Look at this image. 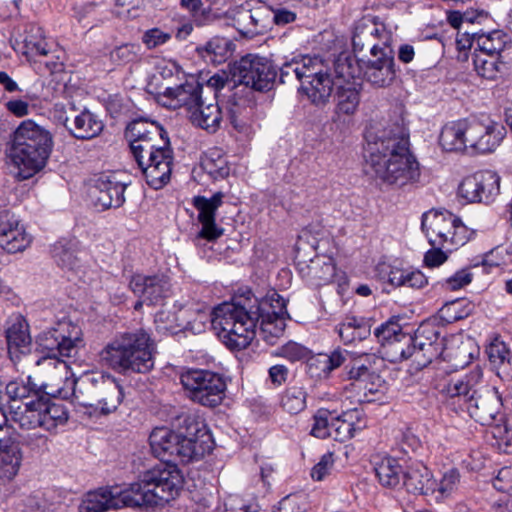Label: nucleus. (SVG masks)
<instances>
[{"instance_id": "36", "label": "nucleus", "mask_w": 512, "mask_h": 512, "mask_svg": "<svg viewBox=\"0 0 512 512\" xmlns=\"http://www.w3.org/2000/svg\"><path fill=\"white\" fill-rule=\"evenodd\" d=\"M53 147V134L34 123V174L46 167Z\"/></svg>"}, {"instance_id": "38", "label": "nucleus", "mask_w": 512, "mask_h": 512, "mask_svg": "<svg viewBox=\"0 0 512 512\" xmlns=\"http://www.w3.org/2000/svg\"><path fill=\"white\" fill-rule=\"evenodd\" d=\"M358 417L359 412L357 410L344 412L337 417L334 416L329 437L339 442H344L354 437L355 431L361 430L364 427L360 422H354V419H358Z\"/></svg>"}, {"instance_id": "58", "label": "nucleus", "mask_w": 512, "mask_h": 512, "mask_svg": "<svg viewBox=\"0 0 512 512\" xmlns=\"http://www.w3.org/2000/svg\"><path fill=\"white\" fill-rule=\"evenodd\" d=\"M144 0H117V15L121 18L133 19L140 15Z\"/></svg>"}, {"instance_id": "62", "label": "nucleus", "mask_w": 512, "mask_h": 512, "mask_svg": "<svg viewBox=\"0 0 512 512\" xmlns=\"http://www.w3.org/2000/svg\"><path fill=\"white\" fill-rule=\"evenodd\" d=\"M307 349L295 342H289L281 347L280 355L291 362L299 361L307 356Z\"/></svg>"}, {"instance_id": "24", "label": "nucleus", "mask_w": 512, "mask_h": 512, "mask_svg": "<svg viewBox=\"0 0 512 512\" xmlns=\"http://www.w3.org/2000/svg\"><path fill=\"white\" fill-rule=\"evenodd\" d=\"M51 257L62 271L78 272L84 264L85 253L75 237H62L51 246Z\"/></svg>"}, {"instance_id": "61", "label": "nucleus", "mask_w": 512, "mask_h": 512, "mask_svg": "<svg viewBox=\"0 0 512 512\" xmlns=\"http://www.w3.org/2000/svg\"><path fill=\"white\" fill-rule=\"evenodd\" d=\"M334 464L333 454H324L319 462L312 468L311 477L316 481H321L329 474Z\"/></svg>"}, {"instance_id": "41", "label": "nucleus", "mask_w": 512, "mask_h": 512, "mask_svg": "<svg viewBox=\"0 0 512 512\" xmlns=\"http://www.w3.org/2000/svg\"><path fill=\"white\" fill-rule=\"evenodd\" d=\"M506 34L500 30H494L490 33H472L471 39H468L470 45L475 43L477 47L488 55L499 54L505 47Z\"/></svg>"}, {"instance_id": "54", "label": "nucleus", "mask_w": 512, "mask_h": 512, "mask_svg": "<svg viewBox=\"0 0 512 512\" xmlns=\"http://www.w3.org/2000/svg\"><path fill=\"white\" fill-rule=\"evenodd\" d=\"M413 342L417 344H419V342L430 343L440 353H442L443 350V339L440 338L439 331L430 324L421 325L417 329L415 337H413Z\"/></svg>"}, {"instance_id": "30", "label": "nucleus", "mask_w": 512, "mask_h": 512, "mask_svg": "<svg viewBox=\"0 0 512 512\" xmlns=\"http://www.w3.org/2000/svg\"><path fill=\"white\" fill-rule=\"evenodd\" d=\"M104 128L99 117L87 109L75 113L67 130L71 136L79 140H90L97 137Z\"/></svg>"}, {"instance_id": "52", "label": "nucleus", "mask_w": 512, "mask_h": 512, "mask_svg": "<svg viewBox=\"0 0 512 512\" xmlns=\"http://www.w3.org/2000/svg\"><path fill=\"white\" fill-rule=\"evenodd\" d=\"M9 408L13 422L21 429L29 431L32 428V401L9 403Z\"/></svg>"}, {"instance_id": "28", "label": "nucleus", "mask_w": 512, "mask_h": 512, "mask_svg": "<svg viewBox=\"0 0 512 512\" xmlns=\"http://www.w3.org/2000/svg\"><path fill=\"white\" fill-rule=\"evenodd\" d=\"M432 472L421 462L408 465L403 474L401 489L413 495H426L435 489Z\"/></svg>"}, {"instance_id": "43", "label": "nucleus", "mask_w": 512, "mask_h": 512, "mask_svg": "<svg viewBox=\"0 0 512 512\" xmlns=\"http://www.w3.org/2000/svg\"><path fill=\"white\" fill-rule=\"evenodd\" d=\"M357 392L359 402H374L380 400L386 391L384 380L374 373L364 382H359L358 386L353 388Z\"/></svg>"}, {"instance_id": "20", "label": "nucleus", "mask_w": 512, "mask_h": 512, "mask_svg": "<svg viewBox=\"0 0 512 512\" xmlns=\"http://www.w3.org/2000/svg\"><path fill=\"white\" fill-rule=\"evenodd\" d=\"M506 135L505 127L488 117L471 118L469 147L479 153H491Z\"/></svg>"}, {"instance_id": "64", "label": "nucleus", "mask_w": 512, "mask_h": 512, "mask_svg": "<svg viewBox=\"0 0 512 512\" xmlns=\"http://www.w3.org/2000/svg\"><path fill=\"white\" fill-rule=\"evenodd\" d=\"M6 391L10 398V403L17 402L19 404L23 403V400L29 397L31 388L25 385H20L17 382H10L6 386Z\"/></svg>"}, {"instance_id": "57", "label": "nucleus", "mask_w": 512, "mask_h": 512, "mask_svg": "<svg viewBox=\"0 0 512 512\" xmlns=\"http://www.w3.org/2000/svg\"><path fill=\"white\" fill-rule=\"evenodd\" d=\"M43 405L46 413L50 414L47 423L50 427H57L68 420V414L64 406L51 401L50 396L46 395V397H43Z\"/></svg>"}, {"instance_id": "44", "label": "nucleus", "mask_w": 512, "mask_h": 512, "mask_svg": "<svg viewBox=\"0 0 512 512\" xmlns=\"http://www.w3.org/2000/svg\"><path fill=\"white\" fill-rule=\"evenodd\" d=\"M306 405L307 392L303 386H289L281 396V406L289 414L302 412L306 408Z\"/></svg>"}, {"instance_id": "42", "label": "nucleus", "mask_w": 512, "mask_h": 512, "mask_svg": "<svg viewBox=\"0 0 512 512\" xmlns=\"http://www.w3.org/2000/svg\"><path fill=\"white\" fill-rule=\"evenodd\" d=\"M19 465V451L10 437L6 446L0 443V478L12 479L17 474Z\"/></svg>"}, {"instance_id": "46", "label": "nucleus", "mask_w": 512, "mask_h": 512, "mask_svg": "<svg viewBox=\"0 0 512 512\" xmlns=\"http://www.w3.org/2000/svg\"><path fill=\"white\" fill-rule=\"evenodd\" d=\"M459 478L460 475L456 469L446 471L440 480H436L433 477V486H435V489H433L429 496H433L436 500H443L450 497L457 489Z\"/></svg>"}, {"instance_id": "21", "label": "nucleus", "mask_w": 512, "mask_h": 512, "mask_svg": "<svg viewBox=\"0 0 512 512\" xmlns=\"http://www.w3.org/2000/svg\"><path fill=\"white\" fill-rule=\"evenodd\" d=\"M232 17L239 33L248 38L265 33L272 25V9L265 5L252 8L242 5L234 10Z\"/></svg>"}, {"instance_id": "1", "label": "nucleus", "mask_w": 512, "mask_h": 512, "mask_svg": "<svg viewBox=\"0 0 512 512\" xmlns=\"http://www.w3.org/2000/svg\"><path fill=\"white\" fill-rule=\"evenodd\" d=\"M365 140L363 157L367 175L396 187L419 181L420 166L410 150L409 133L403 125L371 127L365 133Z\"/></svg>"}, {"instance_id": "37", "label": "nucleus", "mask_w": 512, "mask_h": 512, "mask_svg": "<svg viewBox=\"0 0 512 512\" xmlns=\"http://www.w3.org/2000/svg\"><path fill=\"white\" fill-rule=\"evenodd\" d=\"M336 331L344 344L363 341L371 334L370 325L362 318L346 317L337 327Z\"/></svg>"}, {"instance_id": "53", "label": "nucleus", "mask_w": 512, "mask_h": 512, "mask_svg": "<svg viewBox=\"0 0 512 512\" xmlns=\"http://www.w3.org/2000/svg\"><path fill=\"white\" fill-rule=\"evenodd\" d=\"M286 318L272 317L269 313L268 316L262 317L261 332L264 338L271 344H274V339L280 337L286 327Z\"/></svg>"}, {"instance_id": "26", "label": "nucleus", "mask_w": 512, "mask_h": 512, "mask_svg": "<svg viewBox=\"0 0 512 512\" xmlns=\"http://www.w3.org/2000/svg\"><path fill=\"white\" fill-rule=\"evenodd\" d=\"M30 243L18 218L9 211L0 213V247L8 253L23 251Z\"/></svg>"}, {"instance_id": "25", "label": "nucleus", "mask_w": 512, "mask_h": 512, "mask_svg": "<svg viewBox=\"0 0 512 512\" xmlns=\"http://www.w3.org/2000/svg\"><path fill=\"white\" fill-rule=\"evenodd\" d=\"M6 339L11 359H19L21 355L30 354V326L22 315L15 314L9 317L6 322Z\"/></svg>"}, {"instance_id": "63", "label": "nucleus", "mask_w": 512, "mask_h": 512, "mask_svg": "<svg viewBox=\"0 0 512 512\" xmlns=\"http://www.w3.org/2000/svg\"><path fill=\"white\" fill-rule=\"evenodd\" d=\"M171 38L169 33L163 32L158 28L147 30L143 36L142 41L148 48H154L158 45L166 43Z\"/></svg>"}, {"instance_id": "31", "label": "nucleus", "mask_w": 512, "mask_h": 512, "mask_svg": "<svg viewBox=\"0 0 512 512\" xmlns=\"http://www.w3.org/2000/svg\"><path fill=\"white\" fill-rule=\"evenodd\" d=\"M404 470L399 460L391 456L382 457L374 463L378 482L388 489L401 490Z\"/></svg>"}, {"instance_id": "23", "label": "nucleus", "mask_w": 512, "mask_h": 512, "mask_svg": "<svg viewBox=\"0 0 512 512\" xmlns=\"http://www.w3.org/2000/svg\"><path fill=\"white\" fill-rule=\"evenodd\" d=\"M223 197L222 192H217L211 198L204 196L193 198V205L198 211V220L202 225L198 233L199 238L213 241L223 234V228L215 223L216 211L221 206Z\"/></svg>"}, {"instance_id": "59", "label": "nucleus", "mask_w": 512, "mask_h": 512, "mask_svg": "<svg viewBox=\"0 0 512 512\" xmlns=\"http://www.w3.org/2000/svg\"><path fill=\"white\" fill-rule=\"evenodd\" d=\"M138 51V46L132 44L122 45L111 53V60L123 62L124 64H133L138 61Z\"/></svg>"}, {"instance_id": "49", "label": "nucleus", "mask_w": 512, "mask_h": 512, "mask_svg": "<svg viewBox=\"0 0 512 512\" xmlns=\"http://www.w3.org/2000/svg\"><path fill=\"white\" fill-rule=\"evenodd\" d=\"M441 353L431 345L430 343L419 344L413 342L411 345V352L409 353V359H411L416 369H422L432 362L434 358L439 356Z\"/></svg>"}, {"instance_id": "19", "label": "nucleus", "mask_w": 512, "mask_h": 512, "mask_svg": "<svg viewBox=\"0 0 512 512\" xmlns=\"http://www.w3.org/2000/svg\"><path fill=\"white\" fill-rule=\"evenodd\" d=\"M500 193V176L491 170L466 176L458 187V195L469 203H490Z\"/></svg>"}, {"instance_id": "56", "label": "nucleus", "mask_w": 512, "mask_h": 512, "mask_svg": "<svg viewBox=\"0 0 512 512\" xmlns=\"http://www.w3.org/2000/svg\"><path fill=\"white\" fill-rule=\"evenodd\" d=\"M404 332L402 331V327L397 321L389 320L379 327H377L374 331V335L377 338L378 342L381 344L382 348L397 339Z\"/></svg>"}, {"instance_id": "5", "label": "nucleus", "mask_w": 512, "mask_h": 512, "mask_svg": "<svg viewBox=\"0 0 512 512\" xmlns=\"http://www.w3.org/2000/svg\"><path fill=\"white\" fill-rule=\"evenodd\" d=\"M259 299L251 292L218 305L213 311L212 327L230 350H242L256 335L260 318Z\"/></svg>"}, {"instance_id": "9", "label": "nucleus", "mask_w": 512, "mask_h": 512, "mask_svg": "<svg viewBox=\"0 0 512 512\" xmlns=\"http://www.w3.org/2000/svg\"><path fill=\"white\" fill-rule=\"evenodd\" d=\"M202 90L198 81L187 80L176 87H167L159 95V103L170 109L186 107L193 124L214 132L219 127L222 112L216 102L204 103Z\"/></svg>"}, {"instance_id": "32", "label": "nucleus", "mask_w": 512, "mask_h": 512, "mask_svg": "<svg viewBox=\"0 0 512 512\" xmlns=\"http://www.w3.org/2000/svg\"><path fill=\"white\" fill-rule=\"evenodd\" d=\"M349 356L346 350H335L331 354L320 353L309 358L307 372L311 377L326 378L333 370L343 365Z\"/></svg>"}, {"instance_id": "51", "label": "nucleus", "mask_w": 512, "mask_h": 512, "mask_svg": "<svg viewBox=\"0 0 512 512\" xmlns=\"http://www.w3.org/2000/svg\"><path fill=\"white\" fill-rule=\"evenodd\" d=\"M201 167L214 180L224 179L230 171L226 159L220 155L215 158L213 153L202 158Z\"/></svg>"}, {"instance_id": "12", "label": "nucleus", "mask_w": 512, "mask_h": 512, "mask_svg": "<svg viewBox=\"0 0 512 512\" xmlns=\"http://www.w3.org/2000/svg\"><path fill=\"white\" fill-rule=\"evenodd\" d=\"M421 227L431 246L447 251L466 244L473 233L456 215L446 210L424 213Z\"/></svg>"}, {"instance_id": "2", "label": "nucleus", "mask_w": 512, "mask_h": 512, "mask_svg": "<svg viewBox=\"0 0 512 512\" xmlns=\"http://www.w3.org/2000/svg\"><path fill=\"white\" fill-rule=\"evenodd\" d=\"M184 478L176 464L166 463L146 471L127 489L103 487L89 492L80 512H107L122 507L159 505L175 499L183 488Z\"/></svg>"}, {"instance_id": "60", "label": "nucleus", "mask_w": 512, "mask_h": 512, "mask_svg": "<svg viewBox=\"0 0 512 512\" xmlns=\"http://www.w3.org/2000/svg\"><path fill=\"white\" fill-rule=\"evenodd\" d=\"M75 105L72 103H56L54 104L53 110L51 111L53 120L58 123L64 125L66 128L70 126L69 119L70 115L76 113Z\"/></svg>"}, {"instance_id": "33", "label": "nucleus", "mask_w": 512, "mask_h": 512, "mask_svg": "<svg viewBox=\"0 0 512 512\" xmlns=\"http://www.w3.org/2000/svg\"><path fill=\"white\" fill-rule=\"evenodd\" d=\"M348 360L344 363L346 374L349 380L352 381L351 385L353 388L358 386L359 382H364L371 375L376 373L373 370V364H375L376 357L372 353H361L354 355L350 353Z\"/></svg>"}, {"instance_id": "14", "label": "nucleus", "mask_w": 512, "mask_h": 512, "mask_svg": "<svg viewBox=\"0 0 512 512\" xmlns=\"http://www.w3.org/2000/svg\"><path fill=\"white\" fill-rule=\"evenodd\" d=\"M227 70L216 73L209 84L216 89L225 86L236 88L243 85L255 91L270 90L277 76L275 66H227Z\"/></svg>"}, {"instance_id": "4", "label": "nucleus", "mask_w": 512, "mask_h": 512, "mask_svg": "<svg viewBox=\"0 0 512 512\" xmlns=\"http://www.w3.org/2000/svg\"><path fill=\"white\" fill-rule=\"evenodd\" d=\"M155 457L166 463H189L213 450V440L206 426L195 417L185 416L177 431L156 427L149 436Z\"/></svg>"}, {"instance_id": "40", "label": "nucleus", "mask_w": 512, "mask_h": 512, "mask_svg": "<svg viewBox=\"0 0 512 512\" xmlns=\"http://www.w3.org/2000/svg\"><path fill=\"white\" fill-rule=\"evenodd\" d=\"M388 282L396 287L422 289L427 286L428 278L420 270L392 268L388 273Z\"/></svg>"}, {"instance_id": "50", "label": "nucleus", "mask_w": 512, "mask_h": 512, "mask_svg": "<svg viewBox=\"0 0 512 512\" xmlns=\"http://www.w3.org/2000/svg\"><path fill=\"white\" fill-rule=\"evenodd\" d=\"M261 305L260 317L268 316L286 318L288 316L286 300L276 292H272L266 299L259 301Z\"/></svg>"}, {"instance_id": "3", "label": "nucleus", "mask_w": 512, "mask_h": 512, "mask_svg": "<svg viewBox=\"0 0 512 512\" xmlns=\"http://www.w3.org/2000/svg\"><path fill=\"white\" fill-rule=\"evenodd\" d=\"M126 137L147 184L153 189L166 185L170 181L174 157L162 126L144 119L134 120L127 126Z\"/></svg>"}, {"instance_id": "15", "label": "nucleus", "mask_w": 512, "mask_h": 512, "mask_svg": "<svg viewBox=\"0 0 512 512\" xmlns=\"http://www.w3.org/2000/svg\"><path fill=\"white\" fill-rule=\"evenodd\" d=\"M362 66H336L334 121L352 116L358 110L362 89Z\"/></svg>"}, {"instance_id": "47", "label": "nucleus", "mask_w": 512, "mask_h": 512, "mask_svg": "<svg viewBox=\"0 0 512 512\" xmlns=\"http://www.w3.org/2000/svg\"><path fill=\"white\" fill-rule=\"evenodd\" d=\"M361 76L377 87L390 85L395 78V66H362Z\"/></svg>"}, {"instance_id": "39", "label": "nucleus", "mask_w": 512, "mask_h": 512, "mask_svg": "<svg viewBox=\"0 0 512 512\" xmlns=\"http://www.w3.org/2000/svg\"><path fill=\"white\" fill-rule=\"evenodd\" d=\"M184 312L176 309H162L155 315V327L158 333L174 335L186 329Z\"/></svg>"}, {"instance_id": "8", "label": "nucleus", "mask_w": 512, "mask_h": 512, "mask_svg": "<svg viewBox=\"0 0 512 512\" xmlns=\"http://www.w3.org/2000/svg\"><path fill=\"white\" fill-rule=\"evenodd\" d=\"M482 371L476 368L468 374L451 379L443 392L450 398L463 399L469 415L481 425H491L500 413L501 398L494 388L481 387Z\"/></svg>"}, {"instance_id": "35", "label": "nucleus", "mask_w": 512, "mask_h": 512, "mask_svg": "<svg viewBox=\"0 0 512 512\" xmlns=\"http://www.w3.org/2000/svg\"><path fill=\"white\" fill-rule=\"evenodd\" d=\"M336 275V264L329 255H316L307 265L309 281L317 286L332 282Z\"/></svg>"}, {"instance_id": "11", "label": "nucleus", "mask_w": 512, "mask_h": 512, "mask_svg": "<svg viewBox=\"0 0 512 512\" xmlns=\"http://www.w3.org/2000/svg\"><path fill=\"white\" fill-rule=\"evenodd\" d=\"M36 319L37 350L46 355L73 357L82 345L81 328L68 319L56 321L51 311Z\"/></svg>"}, {"instance_id": "13", "label": "nucleus", "mask_w": 512, "mask_h": 512, "mask_svg": "<svg viewBox=\"0 0 512 512\" xmlns=\"http://www.w3.org/2000/svg\"><path fill=\"white\" fill-rule=\"evenodd\" d=\"M187 397L199 405L216 407L225 398L226 382L219 373L204 369H189L180 375Z\"/></svg>"}, {"instance_id": "45", "label": "nucleus", "mask_w": 512, "mask_h": 512, "mask_svg": "<svg viewBox=\"0 0 512 512\" xmlns=\"http://www.w3.org/2000/svg\"><path fill=\"white\" fill-rule=\"evenodd\" d=\"M413 337L403 333L397 339L386 344L383 349V355L390 362L397 363L409 359Z\"/></svg>"}, {"instance_id": "18", "label": "nucleus", "mask_w": 512, "mask_h": 512, "mask_svg": "<svg viewBox=\"0 0 512 512\" xmlns=\"http://www.w3.org/2000/svg\"><path fill=\"white\" fill-rule=\"evenodd\" d=\"M34 376L37 377L34 389L38 387L45 395L57 397L61 394L64 381L68 379L69 366L57 356L45 355L36 361ZM34 396H37L35 391Z\"/></svg>"}, {"instance_id": "16", "label": "nucleus", "mask_w": 512, "mask_h": 512, "mask_svg": "<svg viewBox=\"0 0 512 512\" xmlns=\"http://www.w3.org/2000/svg\"><path fill=\"white\" fill-rule=\"evenodd\" d=\"M10 173L18 181L32 177V120L23 121L6 151Z\"/></svg>"}, {"instance_id": "55", "label": "nucleus", "mask_w": 512, "mask_h": 512, "mask_svg": "<svg viewBox=\"0 0 512 512\" xmlns=\"http://www.w3.org/2000/svg\"><path fill=\"white\" fill-rule=\"evenodd\" d=\"M333 415L327 410H319L313 418V425L311 434L314 437L325 439L330 436L331 423L333 422Z\"/></svg>"}, {"instance_id": "6", "label": "nucleus", "mask_w": 512, "mask_h": 512, "mask_svg": "<svg viewBox=\"0 0 512 512\" xmlns=\"http://www.w3.org/2000/svg\"><path fill=\"white\" fill-rule=\"evenodd\" d=\"M155 343L140 329L113 338L99 353L103 364L123 373H147L154 367Z\"/></svg>"}, {"instance_id": "7", "label": "nucleus", "mask_w": 512, "mask_h": 512, "mask_svg": "<svg viewBox=\"0 0 512 512\" xmlns=\"http://www.w3.org/2000/svg\"><path fill=\"white\" fill-rule=\"evenodd\" d=\"M392 36L383 24L363 18L356 26L352 37L353 51L342 50L333 59V64H394L395 51L391 46Z\"/></svg>"}, {"instance_id": "29", "label": "nucleus", "mask_w": 512, "mask_h": 512, "mask_svg": "<svg viewBox=\"0 0 512 512\" xmlns=\"http://www.w3.org/2000/svg\"><path fill=\"white\" fill-rule=\"evenodd\" d=\"M471 119L445 124L439 136V144L446 151H463L469 147Z\"/></svg>"}, {"instance_id": "27", "label": "nucleus", "mask_w": 512, "mask_h": 512, "mask_svg": "<svg viewBox=\"0 0 512 512\" xmlns=\"http://www.w3.org/2000/svg\"><path fill=\"white\" fill-rule=\"evenodd\" d=\"M95 189L96 205L103 209L118 208L125 202L126 184L118 180L116 175L100 176L96 181Z\"/></svg>"}, {"instance_id": "22", "label": "nucleus", "mask_w": 512, "mask_h": 512, "mask_svg": "<svg viewBox=\"0 0 512 512\" xmlns=\"http://www.w3.org/2000/svg\"><path fill=\"white\" fill-rule=\"evenodd\" d=\"M129 287L146 305L160 304L170 291L168 278L160 274H136L131 278Z\"/></svg>"}, {"instance_id": "34", "label": "nucleus", "mask_w": 512, "mask_h": 512, "mask_svg": "<svg viewBox=\"0 0 512 512\" xmlns=\"http://www.w3.org/2000/svg\"><path fill=\"white\" fill-rule=\"evenodd\" d=\"M198 55L204 62L223 64L230 61L234 51L233 42L225 37H213L204 46L197 47Z\"/></svg>"}, {"instance_id": "48", "label": "nucleus", "mask_w": 512, "mask_h": 512, "mask_svg": "<svg viewBox=\"0 0 512 512\" xmlns=\"http://www.w3.org/2000/svg\"><path fill=\"white\" fill-rule=\"evenodd\" d=\"M487 353L490 361L499 371L507 375L512 373V354L503 342L495 341L491 343Z\"/></svg>"}, {"instance_id": "17", "label": "nucleus", "mask_w": 512, "mask_h": 512, "mask_svg": "<svg viewBox=\"0 0 512 512\" xmlns=\"http://www.w3.org/2000/svg\"><path fill=\"white\" fill-rule=\"evenodd\" d=\"M336 66H326V70H316V66H296L294 72L301 82V89L316 106L325 105L335 86Z\"/></svg>"}, {"instance_id": "10", "label": "nucleus", "mask_w": 512, "mask_h": 512, "mask_svg": "<svg viewBox=\"0 0 512 512\" xmlns=\"http://www.w3.org/2000/svg\"><path fill=\"white\" fill-rule=\"evenodd\" d=\"M76 403L103 415L114 412L123 399L119 382L109 374H85L73 381Z\"/></svg>"}]
</instances>
